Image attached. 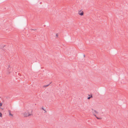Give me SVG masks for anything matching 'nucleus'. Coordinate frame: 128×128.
I'll return each mask as SVG.
<instances>
[{
    "label": "nucleus",
    "mask_w": 128,
    "mask_h": 128,
    "mask_svg": "<svg viewBox=\"0 0 128 128\" xmlns=\"http://www.w3.org/2000/svg\"><path fill=\"white\" fill-rule=\"evenodd\" d=\"M23 115L24 117H27L31 115V113L29 112L28 110L24 111L22 114Z\"/></svg>",
    "instance_id": "nucleus-1"
},
{
    "label": "nucleus",
    "mask_w": 128,
    "mask_h": 128,
    "mask_svg": "<svg viewBox=\"0 0 128 128\" xmlns=\"http://www.w3.org/2000/svg\"><path fill=\"white\" fill-rule=\"evenodd\" d=\"M78 14H79L81 16H83L84 15V12L83 11L81 10L78 11Z\"/></svg>",
    "instance_id": "nucleus-2"
},
{
    "label": "nucleus",
    "mask_w": 128,
    "mask_h": 128,
    "mask_svg": "<svg viewBox=\"0 0 128 128\" xmlns=\"http://www.w3.org/2000/svg\"><path fill=\"white\" fill-rule=\"evenodd\" d=\"M92 113L94 114V115L95 114H98V112L96 110H92Z\"/></svg>",
    "instance_id": "nucleus-3"
},
{
    "label": "nucleus",
    "mask_w": 128,
    "mask_h": 128,
    "mask_svg": "<svg viewBox=\"0 0 128 128\" xmlns=\"http://www.w3.org/2000/svg\"><path fill=\"white\" fill-rule=\"evenodd\" d=\"M81 110H82L83 111H84L85 110H86V108L85 107H83L81 108Z\"/></svg>",
    "instance_id": "nucleus-4"
},
{
    "label": "nucleus",
    "mask_w": 128,
    "mask_h": 128,
    "mask_svg": "<svg viewBox=\"0 0 128 128\" xmlns=\"http://www.w3.org/2000/svg\"><path fill=\"white\" fill-rule=\"evenodd\" d=\"M42 109L43 110H44V112H46V110L45 109L43 108H42Z\"/></svg>",
    "instance_id": "nucleus-5"
},
{
    "label": "nucleus",
    "mask_w": 128,
    "mask_h": 128,
    "mask_svg": "<svg viewBox=\"0 0 128 128\" xmlns=\"http://www.w3.org/2000/svg\"><path fill=\"white\" fill-rule=\"evenodd\" d=\"M9 115L10 116H13V115L11 114V112H9Z\"/></svg>",
    "instance_id": "nucleus-6"
},
{
    "label": "nucleus",
    "mask_w": 128,
    "mask_h": 128,
    "mask_svg": "<svg viewBox=\"0 0 128 128\" xmlns=\"http://www.w3.org/2000/svg\"><path fill=\"white\" fill-rule=\"evenodd\" d=\"M0 116L2 117V114L1 112H0Z\"/></svg>",
    "instance_id": "nucleus-7"
},
{
    "label": "nucleus",
    "mask_w": 128,
    "mask_h": 128,
    "mask_svg": "<svg viewBox=\"0 0 128 128\" xmlns=\"http://www.w3.org/2000/svg\"><path fill=\"white\" fill-rule=\"evenodd\" d=\"M2 106V104L1 103H0V108H1V107Z\"/></svg>",
    "instance_id": "nucleus-8"
},
{
    "label": "nucleus",
    "mask_w": 128,
    "mask_h": 128,
    "mask_svg": "<svg viewBox=\"0 0 128 128\" xmlns=\"http://www.w3.org/2000/svg\"><path fill=\"white\" fill-rule=\"evenodd\" d=\"M8 69L9 68L10 69V70H11V67H10V66H8Z\"/></svg>",
    "instance_id": "nucleus-9"
},
{
    "label": "nucleus",
    "mask_w": 128,
    "mask_h": 128,
    "mask_svg": "<svg viewBox=\"0 0 128 128\" xmlns=\"http://www.w3.org/2000/svg\"><path fill=\"white\" fill-rule=\"evenodd\" d=\"M90 97H89L88 98V99H90Z\"/></svg>",
    "instance_id": "nucleus-10"
},
{
    "label": "nucleus",
    "mask_w": 128,
    "mask_h": 128,
    "mask_svg": "<svg viewBox=\"0 0 128 128\" xmlns=\"http://www.w3.org/2000/svg\"><path fill=\"white\" fill-rule=\"evenodd\" d=\"M56 36H58V35H57V34H56Z\"/></svg>",
    "instance_id": "nucleus-11"
},
{
    "label": "nucleus",
    "mask_w": 128,
    "mask_h": 128,
    "mask_svg": "<svg viewBox=\"0 0 128 128\" xmlns=\"http://www.w3.org/2000/svg\"><path fill=\"white\" fill-rule=\"evenodd\" d=\"M96 118H98V119H99V118H97V117H96Z\"/></svg>",
    "instance_id": "nucleus-12"
},
{
    "label": "nucleus",
    "mask_w": 128,
    "mask_h": 128,
    "mask_svg": "<svg viewBox=\"0 0 128 128\" xmlns=\"http://www.w3.org/2000/svg\"><path fill=\"white\" fill-rule=\"evenodd\" d=\"M94 115V116H95L96 117V115Z\"/></svg>",
    "instance_id": "nucleus-13"
}]
</instances>
